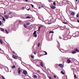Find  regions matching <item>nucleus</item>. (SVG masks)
Returning a JSON list of instances; mask_svg holds the SVG:
<instances>
[{
  "instance_id": "1",
  "label": "nucleus",
  "mask_w": 79,
  "mask_h": 79,
  "mask_svg": "<svg viewBox=\"0 0 79 79\" xmlns=\"http://www.w3.org/2000/svg\"><path fill=\"white\" fill-rule=\"evenodd\" d=\"M68 2H69V1L66 0H63V2L61 1L60 2V4L61 6H63V5H66V4H69V3Z\"/></svg>"
},
{
  "instance_id": "2",
  "label": "nucleus",
  "mask_w": 79,
  "mask_h": 79,
  "mask_svg": "<svg viewBox=\"0 0 79 79\" xmlns=\"http://www.w3.org/2000/svg\"><path fill=\"white\" fill-rule=\"evenodd\" d=\"M55 19H53V17H52V19H50V22L51 24L52 23H55L56 21Z\"/></svg>"
},
{
  "instance_id": "3",
  "label": "nucleus",
  "mask_w": 79,
  "mask_h": 79,
  "mask_svg": "<svg viewBox=\"0 0 79 79\" xmlns=\"http://www.w3.org/2000/svg\"><path fill=\"white\" fill-rule=\"evenodd\" d=\"M45 23L46 24H51L50 23V21H49L48 20H45Z\"/></svg>"
},
{
  "instance_id": "4",
  "label": "nucleus",
  "mask_w": 79,
  "mask_h": 79,
  "mask_svg": "<svg viewBox=\"0 0 79 79\" xmlns=\"http://www.w3.org/2000/svg\"><path fill=\"white\" fill-rule=\"evenodd\" d=\"M67 34L66 33L63 35L64 40H68L67 39Z\"/></svg>"
},
{
  "instance_id": "5",
  "label": "nucleus",
  "mask_w": 79,
  "mask_h": 79,
  "mask_svg": "<svg viewBox=\"0 0 79 79\" xmlns=\"http://www.w3.org/2000/svg\"><path fill=\"white\" fill-rule=\"evenodd\" d=\"M12 13L11 12H10L9 13V15H8V17L9 18H11L13 17V16L12 15H11Z\"/></svg>"
},
{
  "instance_id": "6",
  "label": "nucleus",
  "mask_w": 79,
  "mask_h": 79,
  "mask_svg": "<svg viewBox=\"0 0 79 79\" xmlns=\"http://www.w3.org/2000/svg\"><path fill=\"white\" fill-rule=\"evenodd\" d=\"M36 31H35L33 33V35L34 37H37V34H36Z\"/></svg>"
},
{
  "instance_id": "7",
  "label": "nucleus",
  "mask_w": 79,
  "mask_h": 79,
  "mask_svg": "<svg viewBox=\"0 0 79 79\" xmlns=\"http://www.w3.org/2000/svg\"><path fill=\"white\" fill-rule=\"evenodd\" d=\"M23 73L24 74V75H27V72L25 70H24L23 71Z\"/></svg>"
},
{
  "instance_id": "8",
  "label": "nucleus",
  "mask_w": 79,
  "mask_h": 79,
  "mask_svg": "<svg viewBox=\"0 0 79 79\" xmlns=\"http://www.w3.org/2000/svg\"><path fill=\"white\" fill-rule=\"evenodd\" d=\"M18 73H19V74H21V71L20 70V68H19L18 70Z\"/></svg>"
},
{
  "instance_id": "9",
  "label": "nucleus",
  "mask_w": 79,
  "mask_h": 79,
  "mask_svg": "<svg viewBox=\"0 0 79 79\" xmlns=\"http://www.w3.org/2000/svg\"><path fill=\"white\" fill-rule=\"evenodd\" d=\"M73 36L74 37H78V35H76V33H74L73 34Z\"/></svg>"
},
{
  "instance_id": "10",
  "label": "nucleus",
  "mask_w": 79,
  "mask_h": 79,
  "mask_svg": "<svg viewBox=\"0 0 79 79\" xmlns=\"http://www.w3.org/2000/svg\"><path fill=\"white\" fill-rule=\"evenodd\" d=\"M59 67H60V68H63V64H59Z\"/></svg>"
},
{
  "instance_id": "11",
  "label": "nucleus",
  "mask_w": 79,
  "mask_h": 79,
  "mask_svg": "<svg viewBox=\"0 0 79 79\" xmlns=\"http://www.w3.org/2000/svg\"><path fill=\"white\" fill-rule=\"evenodd\" d=\"M38 18H39V19H40V20H41V18H42V16L40 15L38 16Z\"/></svg>"
},
{
  "instance_id": "12",
  "label": "nucleus",
  "mask_w": 79,
  "mask_h": 79,
  "mask_svg": "<svg viewBox=\"0 0 79 79\" xmlns=\"http://www.w3.org/2000/svg\"><path fill=\"white\" fill-rule=\"evenodd\" d=\"M71 15L72 16H73L75 15V13L74 12H72L71 13Z\"/></svg>"
},
{
  "instance_id": "13",
  "label": "nucleus",
  "mask_w": 79,
  "mask_h": 79,
  "mask_svg": "<svg viewBox=\"0 0 79 79\" xmlns=\"http://www.w3.org/2000/svg\"><path fill=\"white\" fill-rule=\"evenodd\" d=\"M5 69L6 72H9V71H8V68L6 67L5 68Z\"/></svg>"
},
{
  "instance_id": "14",
  "label": "nucleus",
  "mask_w": 79,
  "mask_h": 79,
  "mask_svg": "<svg viewBox=\"0 0 79 79\" xmlns=\"http://www.w3.org/2000/svg\"><path fill=\"white\" fill-rule=\"evenodd\" d=\"M67 38H68V39H70L71 38V35H68L67 36Z\"/></svg>"
},
{
  "instance_id": "15",
  "label": "nucleus",
  "mask_w": 79,
  "mask_h": 79,
  "mask_svg": "<svg viewBox=\"0 0 79 79\" xmlns=\"http://www.w3.org/2000/svg\"><path fill=\"white\" fill-rule=\"evenodd\" d=\"M79 31H77L75 33L76 34V35H78V37L79 36Z\"/></svg>"
},
{
  "instance_id": "16",
  "label": "nucleus",
  "mask_w": 79,
  "mask_h": 79,
  "mask_svg": "<svg viewBox=\"0 0 79 79\" xmlns=\"http://www.w3.org/2000/svg\"><path fill=\"white\" fill-rule=\"evenodd\" d=\"M60 30H64V27H60Z\"/></svg>"
},
{
  "instance_id": "17",
  "label": "nucleus",
  "mask_w": 79,
  "mask_h": 79,
  "mask_svg": "<svg viewBox=\"0 0 79 79\" xmlns=\"http://www.w3.org/2000/svg\"><path fill=\"white\" fill-rule=\"evenodd\" d=\"M60 51L61 52H62V53H64L65 52V51L63 49H61Z\"/></svg>"
},
{
  "instance_id": "18",
  "label": "nucleus",
  "mask_w": 79,
  "mask_h": 79,
  "mask_svg": "<svg viewBox=\"0 0 79 79\" xmlns=\"http://www.w3.org/2000/svg\"><path fill=\"white\" fill-rule=\"evenodd\" d=\"M40 64L41 66H42V67H44V66L43 65V62H40Z\"/></svg>"
},
{
  "instance_id": "19",
  "label": "nucleus",
  "mask_w": 79,
  "mask_h": 79,
  "mask_svg": "<svg viewBox=\"0 0 79 79\" xmlns=\"http://www.w3.org/2000/svg\"><path fill=\"white\" fill-rule=\"evenodd\" d=\"M12 57L14 59H15L16 60V59H17V58L14 55H13L12 56Z\"/></svg>"
},
{
  "instance_id": "20",
  "label": "nucleus",
  "mask_w": 79,
  "mask_h": 79,
  "mask_svg": "<svg viewBox=\"0 0 79 79\" xmlns=\"http://www.w3.org/2000/svg\"><path fill=\"white\" fill-rule=\"evenodd\" d=\"M41 7L42 8H44L45 9V8H46L47 7L45 6L44 5V4H43V5H41Z\"/></svg>"
},
{
  "instance_id": "21",
  "label": "nucleus",
  "mask_w": 79,
  "mask_h": 79,
  "mask_svg": "<svg viewBox=\"0 0 79 79\" xmlns=\"http://www.w3.org/2000/svg\"><path fill=\"white\" fill-rule=\"evenodd\" d=\"M71 53L72 54H75V53H76V52L73 51L71 52Z\"/></svg>"
},
{
  "instance_id": "22",
  "label": "nucleus",
  "mask_w": 79,
  "mask_h": 79,
  "mask_svg": "<svg viewBox=\"0 0 79 79\" xmlns=\"http://www.w3.org/2000/svg\"><path fill=\"white\" fill-rule=\"evenodd\" d=\"M67 61L68 63H69L71 62V60H69V59H67Z\"/></svg>"
},
{
  "instance_id": "23",
  "label": "nucleus",
  "mask_w": 79,
  "mask_h": 79,
  "mask_svg": "<svg viewBox=\"0 0 79 79\" xmlns=\"http://www.w3.org/2000/svg\"><path fill=\"white\" fill-rule=\"evenodd\" d=\"M5 17L6 19H8V16L7 15H5Z\"/></svg>"
},
{
  "instance_id": "24",
  "label": "nucleus",
  "mask_w": 79,
  "mask_h": 79,
  "mask_svg": "<svg viewBox=\"0 0 79 79\" xmlns=\"http://www.w3.org/2000/svg\"><path fill=\"white\" fill-rule=\"evenodd\" d=\"M1 31H2V32H4V31H5V30L3 28H1Z\"/></svg>"
},
{
  "instance_id": "25",
  "label": "nucleus",
  "mask_w": 79,
  "mask_h": 79,
  "mask_svg": "<svg viewBox=\"0 0 79 79\" xmlns=\"http://www.w3.org/2000/svg\"><path fill=\"white\" fill-rule=\"evenodd\" d=\"M51 8L52 9H55L56 8V7L55 6H52Z\"/></svg>"
},
{
  "instance_id": "26",
  "label": "nucleus",
  "mask_w": 79,
  "mask_h": 79,
  "mask_svg": "<svg viewBox=\"0 0 79 79\" xmlns=\"http://www.w3.org/2000/svg\"><path fill=\"white\" fill-rule=\"evenodd\" d=\"M74 50L76 52H79V50H78L77 49V48H75L74 49Z\"/></svg>"
},
{
  "instance_id": "27",
  "label": "nucleus",
  "mask_w": 79,
  "mask_h": 79,
  "mask_svg": "<svg viewBox=\"0 0 79 79\" xmlns=\"http://www.w3.org/2000/svg\"><path fill=\"white\" fill-rule=\"evenodd\" d=\"M0 43L1 44H3V42H2V40L1 39H0Z\"/></svg>"
},
{
  "instance_id": "28",
  "label": "nucleus",
  "mask_w": 79,
  "mask_h": 79,
  "mask_svg": "<svg viewBox=\"0 0 79 79\" xmlns=\"http://www.w3.org/2000/svg\"><path fill=\"white\" fill-rule=\"evenodd\" d=\"M34 78H35V79H37V76H36V75H34Z\"/></svg>"
},
{
  "instance_id": "29",
  "label": "nucleus",
  "mask_w": 79,
  "mask_h": 79,
  "mask_svg": "<svg viewBox=\"0 0 79 79\" xmlns=\"http://www.w3.org/2000/svg\"><path fill=\"white\" fill-rule=\"evenodd\" d=\"M42 27V26H40L39 27V28H38V31H40V28H41V27Z\"/></svg>"
},
{
  "instance_id": "30",
  "label": "nucleus",
  "mask_w": 79,
  "mask_h": 79,
  "mask_svg": "<svg viewBox=\"0 0 79 79\" xmlns=\"http://www.w3.org/2000/svg\"><path fill=\"white\" fill-rule=\"evenodd\" d=\"M63 71L64 70H63L62 71L61 73L62 74H64V72H63Z\"/></svg>"
},
{
  "instance_id": "31",
  "label": "nucleus",
  "mask_w": 79,
  "mask_h": 79,
  "mask_svg": "<svg viewBox=\"0 0 79 79\" xmlns=\"http://www.w3.org/2000/svg\"><path fill=\"white\" fill-rule=\"evenodd\" d=\"M26 24L27 26H29V25H30V23H27Z\"/></svg>"
},
{
  "instance_id": "32",
  "label": "nucleus",
  "mask_w": 79,
  "mask_h": 79,
  "mask_svg": "<svg viewBox=\"0 0 79 79\" xmlns=\"http://www.w3.org/2000/svg\"><path fill=\"white\" fill-rule=\"evenodd\" d=\"M63 23H64V24H67L68 23L66 22H62Z\"/></svg>"
},
{
  "instance_id": "33",
  "label": "nucleus",
  "mask_w": 79,
  "mask_h": 79,
  "mask_svg": "<svg viewBox=\"0 0 79 79\" xmlns=\"http://www.w3.org/2000/svg\"><path fill=\"white\" fill-rule=\"evenodd\" d=\"M2 20H3V21H5L6 20H5V18L3 17H2Z\"/></svg>"
},
{
  "instance_id": "34",
  "label": "nucleus",
  "mask_w": 79,
  "mask_h": 79,
  "mask_svg": "<svg viewBox=\"0 0 79 79\" xmlns=\"http://www.w3.org/2000/svg\"><path fill=\"white\" fill-rule=\"evenodd\" d=\"M24 27H25V28H27V26L25 24H24Z\"/></svg>"
},
{
  "instance_id": "35",
  "label": "nucleus",
  "mask_w": 79,
  "mask_h": 79,
  "mask_svg": "<svg viewBox=\"0 0 79 79\" xmlns=\"http://www.w3.org/2000/svg\"><path fill=\"white\" fill-rule=\"evenodd\" d=\"M49 33H50V34H51V33H54V31H50Z\"/></svg>"
},
{
  "instance_id": "36",
  "label": "nucleus",
  "mask_w": 79,
  "mask_h": 79,
  "mask_svg": "<svg viewBox=\"0 0 79 79\" xmlns=\"http://www.w3.org/2000/svg\"><path fill=\"white\" fill-rule=\"evenodd\" d=\"M44 52H45V54H44V55H47V52L45 51H44Z\"/></svg>"
},
{
  "instance_id": "37",
  "label": "nucleus",
  "mask_w": 79,
  "mask_h": 79,
  "mask_svg": "<svg viewBox=\"0 0 79 79\" xmlns=\"http://www.w3.org/2000/svg\"><path fill=\"white\" fill-rule=\"evenodd\" d=\"M26 18H27V19H29V18H31L30 17H29V16H28Z\"/></svg>"
},
{
  "instance_id": "38",
  "label": "nucleus",
  "mask_w": 79,
  "mask_h": 79,
  "mask_svg": "<svg viewBox=\"0 0 79 79\" xmlns=\"http://www.w3.org/2000/svg\"><path fill=\"white\" fill-rule=\"evenodd\" d=\"M48 77L50 79H52V77L50 76H48Z\"/></svg>"
},
{
  "instance_id": "39",
  "label": "nucleus",
  "mask_w": 79,
  "mask_h": 79,
  "mask_svg": "<svg viewBox=\"0 0 79 79\" xmlns=\"http://www.w3.org/2000/svg\"><path fill=\"white\" fill-rule=\"evenodd\" d=\"M1 77H2L3 79H6L5 78V77H4L3 76H1Z\"/></svg>"
},
{
  "instance_id": "40",
  "label": "nucleus",
  "mask_w": 79,
  "mask_h": 79,
  "mask_svg": "<svg viewBox=\"0 0 79 79\" xmlns=\"http://www.w3.org/2000/svg\"><path fill=\"white\" fill-rule=\"evenodd\" d=\"M12 68H15V65L12 66Z\"/></svg>"
},
{
  "instance_id": "41",
  "label": "nucleus",
  "mask_w": 79,
  "mask_h": 79,
  "mask_svg": "<svg viewBox=\"0 0 79 79\" xmlns=\"http://www.w3.org/2000/svg\"><path fill=\"white\" fill-rule=\"evenodd\" d=\"M24 7H23L22 9V10H24Z\"/></svg>"
},
{
  "instance_id": "42",
  "label": "nucleus",
  "mask_w": 79,
  "mask_h": 79,
  "mask_svg": "<svg viewBox=\"0 0 79 79\" xmlns=\"http://www.w3.org/2000/svg\"><path fill=\"white\" fill-rule=\"evenodd\" d=\"M53 4L54 5H56V3L55 2H54Z\"/></svg>"
},
{
  "instance_id": "43",
  "label": "nucleus",
  "mask_w": 79,
  "mask_h": 79,
  "mask_svg": "<svg viewBox=\"0 0 79 79\" xmlns=\"http://www.w3.org/2000/svg\"><path fill=\"white\" fill-rule=\"evenodd\" d=\"M3 52H4L3 51H1V52H0L1 53H3Z\"/></svg>"
},
{
  "instance_id": "44",
  "label": "nucleus",
  "mask_w": 79,
  "mask_h": 79,
  "mask_svg": "<svg viewBox=\"0 0 79 79\" xmlns=\"http://www.w3.org/2000/svg\"><path fill=\"white\" fill-rule=\"evenodd\" d=\"M2 24V22L0 21V26H1Z\"/></svg>"
},
{
  "instance_id": "45",
  "label": "nucleus",
  "mask_w": 79,
  "mask_h": 79,
  "mask_svg": "<svg viewBox=\"0 0 79 79\" xmlns=\"http://www.w3.org/2000/svg\"><path fill=\"white\" fill-rule=\"evenodd\" d=\"M5 31L6 32V34H8V31H7L6 30V29Z\"/></svg>"
},
{
  "instance_id": "46",
  "label": "nucleus",
  "mask_w": 79,
  "mask_h": 79,
  "mask_svg": "<svg viewBox=\"0 0 79 79\" xmlns=\"http://www.w3.org/2000/svg\"><path fill=\"white\" fill-rule=\"evenodd\" d=\"M77 18H78V17H79V14H77Z\"/></svg>"
},
{
  "instance_id": "47",
  "label": "nucleus",
  "mask_w": 79,
  "mask_h": 79,
  "mask_svg": "<svg viewBox=\"0 0 79 79\" xmlns=\"http://www.w3.org/2000/svg\"><path fill=\"white\" fill-rule=\"evenodd\" d=\"M74 77H75V78H77V77H76V75H75L74 76Z\"/></svg>"
},
{
  "instance_id": "48",
  "label": "nucleus",
  "mask_w": 79,
  "mask_h": 79,
  "mask_svg": "<svg viewBox=\"0 0 79 79\" xmlns=\"http://www.w3.org/2000/svg\"><path fill=\"white\" fill-rule=\"evenodd\" d=\"M31 6H32V8H34V5L32 4H31Z\"/></svg>"
},
{
  "instance_id": "49",
  "label": "nucleus",
  "mask_w": 79,
  "mask_h": 79,
  "mask_svg": "<svg viewBox=\"0 0 79 79\" xmlns=\"http://www.w3.org/2000/svg\"><path fill=\"white\" fill-rule=\"evenodd\" d=\"M33 63H36V61H33Z\"/></svg>"
},
{
  "instance_id": "50",
  "label": "nucleus",
  "mask_w": 79,
  "mask_h": 79,
  "mask_svg": "<svg viewBox=\"0 0 79 79\" xmlns=\"http://www.w3.org/2000/svg\"><path fill=\"white\" fill-rule=\"evenodd\" d=\"M34 54H35V55H36V52L35 51L34 52Z\"/></svg>"
},
{
  "instance_id": "51",
  "label": "nucleus",
  "mask_w": 79,
  "mask_h": 79,
  "mask_svg": "<svg viewBox=\"0 0 79 79\" xmlns=\"http://www.w3.org/2000/svg\"><path fill=\"white\" fill-rule=\"evenodd\" d=\"M59 37L60 39H61V37L60 36H59Z\"/></svg>"
},
{
  "instance_id": "52",
  "label": "nucleus",
  "mask_w": 79,
  "mask_h": 79,
  "mask_svg": "<svg viewBox=\"0 0 79 79\" xmlns=\"http://www.w3.org/2000/svg\"><path fill=\"white\" fill-rule=\"evenodd\" d=\"M38 46L40 47V43H38Z\"/></svg>"
},
{
  "instance_id": "53",
  "label": "nucleus",
  "mask_w": 79,
  "mask_h": 79,
  "mask_svg": "<svg viewBox=\"0 0 79 79\" xmlns=\"http://www.w3.org/2000/svg\"><path fill=\"white\" fill-rule=\"evenodd\" d=\"M54 78H56V76L54 75Z\"/></svg>"
},
{
  "instance_id": "54",
  "label": "nucleus",
  "mask_w": 79,
  "mask_h": 79,
  "mask_svg": "<svg viewBox=\"0 0 79 79\" xmlns=\"http://www.w3.org/2000/svg\"><path fill=\"white\" fill-rule=\"evenodd\" d=\"M31 56V58H34V56Z\"/></svg>"
},
{
  "instance_id": "55",
  "label": "nucleus",
  "mask_w": 79,
  "mask_h": 79,
  "mask_svg": "<svg viewBox=\"0 0 79 79\" xmlns=\"http://www.w3.org/2000/svg\"><path fill=\"white\" fill-rule=\"evenodd\" d=\"M2 65H1V66H0V68H2Z\"/></svg>"
},
{
  "instance_id": "56",
  "label": "nucleus",
  "mask_w": 79,
  "mask_h": 79,
  "mask_svg": "<svg viewBox=\"0 0 79 79\" xmlns=\"http://www.w3.org/2000/svg\"><path fill=\"white\" fill-rule=\"evenodd\" d=\"M77 21L78 23H79V19H77Z\"/></svg>"
},
{
  "instance_id": "57",
  "label": "nucleus",
  "mask_w": 79,
  "mask_h": 79,
  "mask_svg": "<svg viewBox=\"0 0 79 79\" xmlns=\"http://www.w3.org/2000/svg\"><path fill=\"white\" fill-rule=\"evenodd\" d=\"M37 72H38V73H40V71H39V70H38V71H37Z\"/></svg>"
},
{
  "instance_id": "58",
  "label": "nucleus",
  "mask_w": 79,
  "mask_h": 79,
  "mask_svg": "<svg viewBox=\"0 0 79 79\" xmlns=\"http://www.w3.org/2000/svg\"><path fill=\"white\" fill-rule=\"evenodd\" d=\"M13 53H15V51H13Z\"/></svg>"
},
{
  "instance_id": "59",
  "label": "nucleus",
  "mask_w": 79,
  "mask_h": 79,
  "mask_svg": "<svg viewBox=\"0 0 79 79\" xmlns=\"http://www.w3.org/2000/svg\"><path fill=\"white\" fill-rule=\"evenodd\" d=\"M37 66H38V67H39V66H40L39 65H38V64H37Z\"/></svg>"
},
{
  "instance_id": "60",
  "label": "nucleus",
  "mask_w": 79,
  "mask_h": 79,
  "mask_svg": "<svg viewBox=\"0 0 79 79\" xmlns=\"http://www.w3.org/2000/svg\"><path fill=\"white\" fill-rule=\"evenodd\" d=\"M39 8V9H40L41 8H40V7H39V8Z\"/></svg>"
},
{
  "instance_id": "61",
  "label": "nucleus",
  "mask_w": 79,
  "mask_h": 79,
  "mask_svg": "<svg viewBox=\"0 0 79 79\" xmlns=\"http://www.w3.org/2000/svg\"><path fill=\"white\" fill-rule=\"evenodd\" d=\"M57 11H60V10L58 9V10H57Z\"/></svg>"
},
{
  "instance_id": "62",
  "label": "nucleus",
  "mask_w": 79,
  "mask_h": 79,
  "mask_svg": "<svg viewBox=\"0 0 79 79\" xmlns=\"http://www.w3.org/2000/svg\"><path fill=\"white\" fill-rule=\"evenodd\" d=\"M29 9H30V8H29L28 9H27L28 11H29Z\"/></svg>"
},
{
  "instance_id": "63",
  "label": "nucleus",
  "mask_w": 79,
  "mask_h": 79,
  "mask_svg": "<svg viewBox=\"0 0 79 79\" xmlns=\"http://www.w3.org/2000/svg\"><path fill=\"white\" fill-rule=\"evenodd\" d=\"M22 64H23V65H24V64H23V63L22 62Z\"/></svg>"
},
{
  "instance_id": "64",
  "label": "nucleus",
  "mask_w": 79,
  "mask_h": 79,
  "mask_svg": "<svg viewBox=\"0 0 79 79\" xmlns=\"http://www.w3.org/2000/svg\"><path fill=\"white\" fill-rule=\"evenodd\" d=\"M25 1H26V2H27V0H25Z\"/></svg>"
}]
</instances>
